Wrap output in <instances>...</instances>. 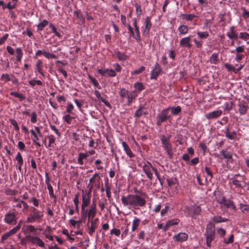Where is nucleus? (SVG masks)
Segmentation results:
<instances>
[{
	"instance_id": "bb28decb",
	"label": "nucleus",
	"mask_w": 249,
	"mask_h": 249,
	"mask_svg": "<svg viewBox=\"0 0 249 249\" xmlns=\"http://www.w3.org/2000/svg\"><path fill=\"white\" fill-rule=\"evenodd\" d=\"M179 222V220L178 219H173L167 221L165 226L163 228V231H167L170 227L177 225Z\"/></svg>"
},
{
	"instance_id": "69168bd1",
	"label": "nucleus",
	"mask_w": 249,
	"mask_h": 249,
	"mask_svg": "<svg viewBox=\"0 0 249 249\" xmlns=\"http://www.w3.org/2000/svg\"><path fill=\"white\" fill-rule=\"evenodd\" d=\"M194 42L197 48L200 49L202 47L203 42L202 41L198 40L196 38H195L194 39Z\"/></svg>"
},
{
	"instance_id": "dca6fc26",
	"label": "nucleus",
	"mask_w": 249,
	"mask_h": 249,
	"mask_svg": "<svg viewBox=\"0 0 249 249\" xmlns=\"http://www.w3.org/2000/svg\"><path fill=\"white\" fill-rule=\"evenodd\" d=\"M179 46L181 48H191V38L190 36L182 38L179 41Z\"/></svg>"
},
{
	"instance_id": "49530a36",
	"label": "nucleus",
	"mask_w": 249,
	"mask_h": 249,
	"mask_svg": "<svg viewBox=\"0 0 249 249\" xmlns=\"http://www.w3.org/2000/svg\"><path fill=\"white\" fill-rule=\"evenodd\" d=\"M218 60V54L216 53H213L210 57L211 63L215 64L217 63Z\"/></svg>"
},
{
	"instance_id": "a18cd8bd",
	"label": "nucleus",
	"mask_w": 249,
	"mask_h": 249,
	"mask_svg": "<svg viewBox=\"0 0 249 249\" xmlns=\"http://www.w3.org/2000/svg\"><path fill=\"white\" fill-rule=\"evenodd\" d=\"M47 189L49 191L50 196L54 199V202H56V196L53 194V190L52 185L48 184Z\"/></svg>"
},
{
	"instance_id": "680f3d73",
	"label": "nucleus",
	"mask_w": 249,
	"mask_h": 249,
	"mask_svg": "<svg viewBox=\"0 0 249 249\" xmlns=\"http://www.w3.org/2000/svg\"><path fill=\"white\" fill-rule=\"evenodd\" d=\"M106 75L110 77H115L116 75V73L114 70L107 69Z\"/></svg>"
},
{
	"instance_id": "f257e3e1",
	"label": "nucleus",
	"mask_w": 249,
	"mask_h": 249,
	"mask_svg": "<svg viewBox=\"0 0 249 249\" xmlns=\"http://www.w3.org/2000/svg\"><path fill=\"white\" fill-rule=\"evenodd\" d=\"M145 196L146 195L144 194L140 195H128L122 196L121 200L124 206L129 209H137L139 207H144L146 203Z\"/></svg>"
},
{
	"instance_id": "c9c22d12",
	"label": "nucleus",
	"mask_w": 249,
	"mask_h": 249,
	"mask_svg": "<svg viewBox=\"0 0 249 249\" xmlns=\"http://www.w3.org/2000/svg\"><path fill=\"white\" fill-rule=\"evenodd\" d=\"M236 132L233 131L230 133L229 132V127H227L226 129V132H225V136L226 137L228 138L230 140H233L236 137Z\"/></svg>"
},
{
	"instance_id": "37998d69",
	"label": "nucleus",
	"mask_w": 249,
	"mask_h": 249,
	"mask_svg": "<svg viewBox=\"0 0 249 249\" xmlns=\"http://www.w3.org/2000/svg\"><path fill=\"white\" fill-rule=\"evenodd\" d=\"M201 212V209L199 206H195L193 208V216H196L199 215Z\"/></svg>"
},
{
	"instance_id": "4468645a",
	"label": "nucleus",
	"mask_w": 249,
	"mask_h": 249,
	"mask_svg": "<svg viewBox=\"0 0 249 249\" xmlns=\"http://www.w3.org/2000/svg\"><path fill=\"white\" fill-rule=\"evenodd\" d=\"M20 222L19 221V223L15 227L13 228L12 230L9 231L8 232L4 233L1 236V240L2 241L8 239L9 237L11 236L13 234L17 233V232L20 229Z\"/></svg>"
},
{
	"instance_id": "a19ab883",
	"label": "nucleus",
	"mask_w": 249,
	"mask_h": 249,
	"mask_svg": "<svg viewBox=\"0 0 249 249\" xmlns=\"http://www.w3.org/2000/svg\"><path fill=\"white\" fill-rule=\"evenodd\" d=\"M220 154L226 159L230 160L232 158V154L230 152L223 150L220 151Z\"/></svg>"
},
{
	"instance_id": "aec40b11",
	"label": "nucleus",
	"mask_w": 249,
	"mask_h": 249,
	"mask_svg": "<svg viewBox=\"0 0 249 249\" xmlns=\"http://www.w3.org/2000/svg\"><path fill=\"white\" fill-rule=\"evenodd\" d=\"M161 71V68L158 63L155 65L154 69L152 71L151 73L150 79H156Z\"/></svg>"
},
{
	"instance_id": "603ef678",
	"label": "nucleus",
	"mask_w": 249,
	"mask_h": 249,
	"mask_svg": "<svg viewBox=\"0 0 249 249\" xmlns=\"http://www.w3.org/2000/svg\"><path fill=\"white\" fill-rule=\"evenodd\" d=\"M88 78L95 87H96L99 89H101V87L95 78L91 77L90 75H88Z\"/></svg>"
},
{
	"instance_id": "6e6d98bb",
	"label": "nucleus",
	"mask_w": 249,
	"mask_h": 249,
	"mask_svg": "<svg viewBox=\"0 0 249 249\" xmlns=\"http://www.w3.org/2000/svg\"><path fill=\"white\" fill-rule=\"evenodd\" d=\"M74 109L73 105L70 102H68L67 104L66 112L67 113L72 114V110Z\"/></svg>"
},
{
	"instance_id": "f8f14e48",
	"label": "nucleus",
	"mask_w": 249,
	"mask_h": 249,
	"mask_svg": "<svg viewBox=\"0 0 249 249\" xmlns=\"http://www.w3.org/2000/svg\"><path fill=\"white\" fill-rule=\"evenodd\" d=\"M98 221V218L92 219L89 220V222H88L87 225L89 228L88 233L90 235H92L95 229L97 227V222Z\"/></svg>"
},
{
	"instance_id": "864d4df0",
	"label": "nucleus",
	"mask_w": 249,
	"mask_h": 249,
	"mask_svg": "<svg viewBox=\"0 0 249 249\" xmlns=\"http://www.w3.org/2000/svg\"><path fill=\"white\" fill-rule=\"evenodd\" d=\"M49 26L50 28L52 29L53 33L55 35V36H57L58 38H60L61 37V35H60V34L57 32L53 24L50 23Z\"/></svg>"
},
{
	"instance_id": "6e6552de",
	"label": "nucleus",
	"mask_w": 249,
	"mask_h": 249,
	"mask_svg": "<svg viewBox=\"0 0 249 249\" xmlns=\"http://www.w3.org/2000/svg\"><path fill=\"white\" fill-rule=\"evenodd\" d=\"M170 136L166 137L164 135H161L160 137L162 146L163 148L166 151L168 154L171 156V151L172 150V144L170 142Z\"/></svg>"
},
{
	"instance_id": "c756f323",
	"label": "nucleus",
	"mask_w": 249,
	"mask_h": 249,
	"mask_svg": "<svg viewBox=\"0 0 249 249\" xmlns=\"http://www.w3.org/2000/svg\"><path fill=\"white\" fill-rule=\"evenodd\" d=\"M88 157V155L85 153H79L77 159V162L79 164L83 165L84 164L83 160H85Z\"/></svg>"
},
{
	"instance_id": "a211bd4d",
	"label": "nucleus",
	"mask_w": 249,
	"mask_h": 249,
	"mask_svg": "<svg viewBox=\"0 0 249 249\" xmlns=\"http://www.w3.org/2000/svg\"><path fill=\"white\" fill-rule=\"evenodd\" d=\"M14 203L13 206L19 209L23 208V210H27L29 206L28 204L23 200H20L16 198L13 199Z\"/></svg>"
},
{
	"instance_id": "f3484780",
	"label": "nucleus",
	"mask_w": 249,
	"mask_h": 249,
	"mask_svg": "<svg viewBox=\"0 0 249 249\" xmlns=\"http://www.w3.org/2000/svg\"><path fill=\"white\" fill-rule=\"evenodd\" d=\"M215 231L214 229L208 231L206 230L205 235L206 238V243L208 247H210L211 246L212 241L214 238Z\"/></svg>"
},
{
	"instance_id": "ddd939ff",
	"label": "nucleus",
	"mask_w": 249,
	"mask_h": 249,
	"mask_svg": "<svg viewBox=\"0 0 249 249\" xmlns=\"http://www.w3.org/2000/svg\"><path fill=\"white\" fill-rule=\"evenodd\" d=\"M17 218L14 212H9L5 214L4 221L8 224L12 225L16 223Z\"/></svg>"
},
{
	"instance_id": "13d9d810",
	"label": "nucleus",
	"mask_w": 249,
	"mask_h": 249,
	"mask_svg": "<svg viewBox=\"0 0 249 249\" xmlns=\"http://www.w3.org/2000/svg\"><path fill=\"white\" fill-rule=\"evenodd\" d=\"M9 122H10L11 124L14 126V129L17 131H19V127L18 124V123L17 121L13 119H10Z\"/></svg>"
},
{
	"instance_id": "473e14b6",
	"label": "nucleus",
	"mask_w": 249,
	"mask_h": 249,
	"mask_svg": "<svg viewBox=\"0 0 249 249\" xmlns=\"http://www.w3.org/2000/svg\"><path fill=\"white\" fill-rule=\"evenodd\" d=\"M238 37L240 39L245 41L247 44H249V34L247 32H240L239 34Z\"/></svg>"
},
{
	"instance_id": "de8ad7c7",
	"label": "nucleus",
	"mask_w": 249,
	"mask_h": 249,
	"mask_svg": "<svg viewBox=\"0 0 249 249\" xmlns=\"http://www.w3.org/2000/svg\"><path fill=\"white\" fill-rule=\"evenodd\" d=\"M10 95H13L15 97L18 98L20 101H22L25 99V96L23 94L17 92H11Z\"/></svg>"
},
{
	"instance_id": "a878e982",
	"label": "nucleus",
	"mask_w": 249,
	"mask_h": 249,
	"mask_svg": "<svg viewBox=\"0 0 249 249\" xmlns=\"http://www.w3.org/2000/svg\"><path fill=\"white\" fill-rule=\"evenodd\" d=\"M30 133L32 135V140L34 143L38 146H40L41 144L39 142V136L33 129L30 130Z\"/></svg>"
},
{
	"instance_id": "bf43d9fd",
	"label": "nucleus",
	"mask_w": 249,
	"mask_h": 249,
	"mask_svg": "<svg viewBox=\"0 0 249 249\" xmlns=\"http://www.w3.org/2000/svg\"><path fill=\"white\" fill-rule=\"evenodd\" d=\"M48 138L49 140V143L48 146L47 147H51L52 144L54 143L55 141V139L53 135H50L48 136Z\"/></svg>"
},
{
	"instance_id": "9d476101",
	"label": "nucleus",
	"mask_w": 249,
	"mask_h": 249,
	"mask_svg": "<svg viewBox=\"0 0 249 249\" xmlns=\"http://www.w3.org/2000/svg\"><path fill=\"white\" fill-rule=\"evenodd\" d=\"M170 108H167L165 109H163L161 112L157 116V124L158 125H160L161 124L168 120L170 116L169 115V110Z\"/></svg>"
},
{
	"instance_id": "0e129e2a",
	"label": "nucleus",
	"mask_w": 249,
	"mask_h": 249,
	"mask_svg": "<svg viewBox=\"0 0 249 249\" xmlns=\"http://www.w3.org/2000/svg\"><path fill=\"white\" fill-rule=\"evenodd\" d=\"M117 57L119 60H126L127 58V55H126L124 53L120 52L117 53Z\"/></svg>"
},
{
	"instance_id": "052dcab7",
	"label": "nucleus",
	"mask_w": 249,
	"mask_h": 249,
	"mask_svg": "<svg viewBox=\"0 0 249 249\" xmlns=\"http://www.w3.org/2000/svg\"><path fill=\"white\" fill-rule=\"evenodd\" d=\"M63 119L67 124H71L72 120V117L71 115L67 114L63 116Z\"/></svg>"
},
{
	"instance_id": "f03ea898",
	"label": "nucleus",
	"mask_w": 249,
	"mask_h": 249,
	"mask_svg": "<svg viewBox=\"0 0 249 249\" xmlns=\"http://www.w3.org/2000/svg\"><path fill=\"white\" fill-rule=\"evenodd\" d=\"M217 201L219 205L220 208L223 212H226L228 208H231L233 211L236 210V207L233 201L230 199H226L225 196H222Z\"/></svg>"
},
{
	"instance_id": "1a4fd4ad",
	"label": "nucleus",
	"mask_w": 249,
	"mask_h": 249,
	"mask_svg": "<svg viewBox=\"0 0 249 249\" xmlns=\"http://www.w3.org/2000/svg\"><path fill=\"white\" fill-rule=\"evenodd\" d=\"M82 202L81 205V214L83 216H86V212L85 208L87 207L90 203V197L89 196V194L85 193L82 194Z\"/></svg>"
},
{
	"instance_id": "09e8293b",
	"label": "nucleus",
	"mask_w": 249,
	"mask_h": 249,
	"mask_svg": "<svg viewBox=\"0 0 249 249\" xmlns=\"http://www.w3.org/2000/svg\"><path fill=\"white\" fill-rule=\"evenodd\" d=\"M48 24V22L46 20H43L42 22H40L37 25V29L40 31L43 30L44 28Z\"/></svg>"
},
{
	"instance_id": "20e7f679",
	"label": "nucleus",
	"mask_w": 249,
	"mask_h": 249,
	"mask_svg": "<svg viewBox=\"0 0 249 249\" xmlns=\"http://www.w3.org/2000/svg\"><path fill=\"white\" fill-rule=\"evenodd\" d=\"M142 169L146 175L147 177L150 179H152L153 178V172H154L157 178L160 179V176L157 169L154 168L149 162H147L143 165Z\"/></svg>"
},
{
	"instance_id": "b1692460",
	"label": "nucleus",
	"mask_w": 249,
	"mask_h": 249,
	"mask_svg": "<svg viewBox=\"0 0 249 249\" xmlns=\"http://www.w3.org/2000/svg\"><path fill=\"white\" fill-rule=\"evenodd\" d=\"M42 234L46 239L50 241H53V237L52 234V230L51 227L47 226L43 231Z\"/></svg>"
},
{
	"instance_id": "393cba45",
	"label": "nucleus",
	"mask_w": 249,
	"mask_h": 249,
	"mask_svg": "<svg viewBox=\"0 0 249 249\" xmlns=\"http://www.w3.org/2000/svg\"><path fill=\"white\" fill-rule=\"evenodd\" d=\"M234 29V26H231L230 30L227 33V36L231 39L235 40L238 38V35L235 31Z\"/></svg>"
},
{
	"instance_id": "c85d7f7f",
	"label": "nucleus",
	"mask_w": 249,
	"mask_h": 249,
	"mask_svg": "<svg viewBox=\"0 0 249 249\" xmlns=\"http://www.w3.org/2000/svg\"><path fill=\"white\" fill-rule=\"evenodd\" d=\"M179 36L187 34L189 31V27L185 25H180L178 28Z\"/></svg>"
},
{
	"instance_id": "e2e57ef3",
	"label": "nucleus",
	"mask_w": 249,
	"mask_h": 249,
	"mask_svg": "<svg viewBox=\"0 0 249 249\" xmlns=\"http://www.w3.org/2000/svg\"><path fill=\"white\" fill-rule=\"evenodd\" d=\"M16 4L14 3H12L10 2H9L6 5H5V6H3L2 7L3 9H4L5 8H8L9 10H12L15 8Z\"/></svg>"
},
{
	"instance_id": "9b49d317",
	"label": "nucleus",
	"mask_w": 249,
	"mask_h": 249,
	"mask_svg": "<svg viewBox=\"0 0 249 249\" xmlns=\"http://www.w3.org/2000/svg\"><path fill=\"white\" fill-rule=\"evenodd\" d=\"M86 212L89 222L90 219H92L95 217L97 213V207L95 203L93 202L90 206L89 209L86 210Z\"/></svg>"
},
{
	"instance_id": "ea45409f",
	"label": "nucleus",
	"mask_w": 249,
	"mask_h": 249,
	"mask_svg": "<svg viewBox=\"0 0 249 249\" xmlns=\"http://www.w3.org/2000/svg\"><path fill=\"white\" fill-rule=\"evenodd\" d=\"M15 160L17 161L18 164L23 165V159L20 153L18 152Z\"/></svg>"
},
{
	"instance_id": "4c0bfd02",
	"label": "nucleus",
	"mask_w": 249,
	"mask_h": 249,
	"mask_svg": "<svg viewBox=\"0 0 249 249\" xmlns=\"http://www.w3.org/2000/svg\"><path fill=\"white\" fill-rule=\"evenodd\" d=\"M238 177H240L239 175H235L234 177L231 178L232 183L236 187L241 188L242 187L241 184L240 183V181L238 180L236 178Z\"/></svg>"
},
{
	"instance_id": "2eb2a0df",
	"label": "nucleus",
	"mask_w": 249,
	"mask_h": 249,
	"mask_svg": "<svg viewBox=\"0 0 249 249\" xmlns=\"http://www.w3.org/2000/svg\"><path fill=\"white\" fill-rule=\"evenodd\" d=\"M188 238V235L185 232H179L178 234L174 235L173 236V239L175 242H183L187 240Z\"/></svg>"
},
{
	"instance_id": "79ce46f5",
	"label": "nucleus",
	"mask_w": 249,
	"mask_h": 249,
	"mask_svg": "<svg viewBox=\"0 0 249 249\" xmlns=\"http://www.w3.org/2000/svg\"><path fill=\"white\" fill-rule=\"evenodd\" d=\"M36 68L37 71L43 76H44V74L42 71V63L41 60H38L36 63Z\"/></svg>"
},
{
	"instance_id": "5fc2aeb1",
	"label": "nucleus",
	"mask_w": 249,
	"mask_h": 249,
	"mask_svg": "<svg viewBox=\"0 0 249 249\" xmlns=\"http://www.w3.org/2000/svg\"><path fill=\"white\" fill-rule=\"evenodd\" d=\"M167 182L169 186L172 187L177 183V180L176 178H171L167 179Z\"/></svg>"
},
{
	"instance_id": "f704fd0d",
	"label": "nucleus",
	"mask_w": 249,
	"mask_h": 249,
	"mask_svg": "<svg viewBox=\"0 0 249 249\" xmlns=\"http://www.w3.org/2000/svg\"><path fill=\"white\" fill-rule=\"evenodd\" d=\"M212 220L216 223H219L223 222H226L228 221V219L226 218H222L221 216L217 215L213 216L212 218Z\"/></svg>"
},
{
	"instance_id": "423d86ee",
	"label": "nucleus",
	"mask_w": 249,
	"mask_h": 249,
	"mask_svg": "<svg viewBox=\"0 0 249 249\" xmlns=\"http://www.w3.org/2000/svg\"><path fill=\"white\" fill-rule=\"evenodd\" d=\"M43 217V212L36 210L32 212L26 219V222L29 223H33L40 221Z\"/></svg>"
},
{
	"instance_id": "6ab92c4d",
	"label": "nucleus",
	"mask_w": 249,
	"mask_h": 249,
	"mask_svg": "<svg viewBox=\"0 0 249 249\" xmlns=\"http://www.w3.org/2000/svg\"><path fill=\"white\" fill-rule=\"evenodd\" d=\"M238 111L241 115H245L247 113L249 108L248 104L244 101L239 102L238 104Z\"/></svg>"
},
{
	"instance_id": "4d7b16f0",
	"label": "nucleus",
	"mask_w": 249,
	"mask_h": 249,
	"mask_svg": "<svg viewBox=\"0 0 249 249\" xmlns=\"http://www.w3.org/2000/svg\"><path fill=\"white\" fill-rule=\"evenodd\" d=\"M171 109L172 113L175 115L178 114L181 111V107L179 106L171 107Z\"/></svg>"
},
{
	"instance_id": "72a5a7b5",
	"label": "nucleus",
	"mask_w": 249,
	"mask_h": 249,
	"mask_svg": "<svg viewBox=\"0 0 249 249\" xmlns=\"http://www.w3.org/2000/svg\"><path fill=\"white\" fill-rule=\"evenodd\" d=\"M16 59L17 61L20 62L21 61L22 56H23V52L21 48H17L16 50Z\"/></svg>"
},
{
	"instance_id": "3c124183",
	"label": "nucleus",
	"mask_w": 249,
	"mask_h": 249,
	"mask_svg": "<svg viewBox=\"0 0 249 249\" xmlns=\"http://www.w3.org/2000/svg\"><path fill=\"white\" fill-rule=\"evenodd\" d=\"M29 84L31 87H34L36 85L41 86L42 85V82L40 80H36L32 79L29 81Z\"/></svg>"
},
{
	"instance_id": "2f4dec72",
	"label": "nucleus",
	"mask_w": 249,
	"mask_h": 249,
	"mask_svg": "<svg viewBox=\"0 0 249 249\" xmlns=\"http://www.w3.org/2000/svg\"><path fill=\"white\" fill-rule=\"evenodd\" d=\"M141 222V220L140 218L137 217H134L133 221H132V225L131 228V231H136L140 225Z\"/></svg>"
},
{
	"instance_id": "7ed1b4c3",
	"label": "nucleus",
	"mask_w": 249,
	"mask_h": 249,
	"mask_svg": "<svg viewBox=\"0 0 249 249\" xmlns=\"http://www.w3.org/2000/svg\"><path fill=\"white\" fill-rule=\"evenodd\" d=\"M119 95L122 98H126L127 99V104L128 105L131 104L132 100L135 99L138 96V91L133 90L129 91L124 88H122L119 92Z\"/></svg>"
},
{
	"instance_id": "5701e85b",
	"label": "nucleus",
	"mask_w": 249,
	"mask_h": 249,
	"mask_svg": "<svg viewBox=\"0 0 249 249\" xmlns=\"http://www.w3.org/2000/svg\"><path fill=\"white\" fill-rule=\"evenodd\" d=\"M224 66L229 72L233 71L234 73H236L243 68L244 65L241 64L238 68H235L228 63H225Z\"/></svg>"
},
{
	"instance_id": "0eeeda50",
	"label": "nucleus",
	"mask_w": 249,
	"mask_h": 249,
	"mask_svg": "<svg viewBox=\"0 0 249 249\" xmlns=\"http://www.w3.org/2000/svg\"><path fill=\"white\" fill-rule=\"evenodd\" d=\"M100 177L98 173H95L93 177L89 179L88 187L89 191L91 192L92 188L94 187L97 189L100 188Z\"/></svg>"
},
{
	"instance_id": "338daca9",
	"label": "nucleus",
	"mask_w": 249,
	"mask_h": 249,
	"mask_svg": "<svg viewBox=\"0 0 249 249\" xmlns=\"http://www.w3.org/2000/svg\"><path fill=\"white\" fill-rule=\"evenodd\" d=\"M144 70L145 67L143 66H142L139 70H136L131 71V73L132 75L139 74L143 72Z\"/></svg>"
},
{
	"instance_id": "7c9ffc66",
	"label": "nucleus",
	"mask_w": 249,
	"mask_h": 249,
	"mask_svg": "<svg viewBox=\"0 0 249 249\" xmlns=\"http://www.w3.org/2000/svg\"><path fill=\"white\" fill-rule=\"evenodd\" d=\"M151 25L152 24L150 18L149 17H146L145 23V29L143 33V34L147 35L148 34L151 27Z\"/></svg>"
},
{
	"instance_id": "8fccbe9b",
	"label": "nucleus",
	"mask_w": 249,
	"mask_h": 249,
	"mask_svg": "<svg viewBox=\"0 0 249 249\" xmlns=\"http://www.w3.org/2000/svg\"><path fill=\"white\" fill-rule=\"evenodd\" d=\"M43 55L47 59H51V58L56 59V58H57V57L55 54H54L53 53H50L47 51L43 52Z\"/></svg>"
},
{
	"instance_id": "774afa93",
	"label": "nucleus",
	"mask_w": 249,
	"mask_h": 249,
	"mask_svg": "<svg viewBox=\"0 0 249 249\" xmlns=\"http://www.w3.org/2000/svg\"><path fill=\"white\" fill-rule=\"evenodd\" d=\"M110 234L111 235H115L116 236H119L120 235V230L117 229L113 228L110 231Z\"/></svg>"
},
{
	"instance_id": "cd10ccee",
	"label": "nucleus",
	"mask_w": 249,
	"mask_h": 249,
	"mask_svg": "<svg viewBox=\"0 0 249 249\" xmlns=\"http://www.w3.org/2000/svg\"><path fill=\"white\" fill-rule=\"evenodd\" d=\"M122 145L123 147L124 150L125 151L126 154L129 157V158H133L135 157L134 154L132 152L131 150L129 148V147L128 146V145L126 144V143L124 142H122Z\"/></svg>"
},
{
	"instance_id": "e433bc0d",
	"label": "nucleus",
	"mask_w": 249,
	"mask_h": 249,
	"mask_svg": "<svg viewBox=\"0 0 249 249\" xmlns=\"http://www.w3.org/2000/svg\"><path fill=\"white\" fill-rule=\"evenodd\" d=\"M196 35L200 39H207L209 36V34L207 31L197 32Z\"/></svg>"
},
{
	"instance_id": "412c9836",
	"label": "nucleus",
	"mask_w": 249,
	"mask_h": 249,
	"mask_svg": "<svg viewBox=\"0 0 249 249\" xmlns=\"http://www.w3.org/2000/svg\"><path fill=\"white\" fill-rule=\"evenodd\" d=\"M222 111L221 110L218 109L210 112L206 115V117L208 119H216L222 114Z\"/></svg>"
},
{
	"instance_id": "4be33fe9",
	"label": "nucleus",
	"mask_w": 249,
	"mask_h": 249,
	"mask_svg": "<svg viewBox=\"0 0 249 249\" xmlns=\"http://www.w3.org/2000/svg\"><path fill=\"white\" fill-rule=\"evenodd\" d=\"M36 229L32 225H25L22 227V231L24 234H28L36 231Z\"/></svg>"
},
{
	"instance_id": "58836bf2",
	"label": "nucleus",
	"mask_w": 249,
	"mask_h": 249,
	"mask_svg": "<svg viewBox=\"0 0 249 249\" xmlns=\"http://www.w3.org/2000/svg\"><path fill=\"white\" fill-rule=\"evenodd\" d=\"M182 18L184 20L187 21H191L194 18L196 17V16L194 14H182L181 15Z\"/></svg>"
},
{
	"instance_id": "c03bdc74",
	"label": "nucleus",
	"mask_w": 249,
	"mask_h": 249,
	"mask_svg": "<svg viewBox=\"0 0 249 249\" xmlns=\"http://www.w3.org/2000/svg\"><path fill=\"white\" fill-rule=\"evenodd\" d=\"M134 86L136 89L135 90L138 91V94L139 92L144 89V86L141 82L135 83Z\"/></svg>"
},
{
	"instance_id": "39448f33",
	"label": "nucleus",
	"mask_w": 249,
	"mask_h": 249,
	"mask_svg": "<svg viewBox=\"0 0 249 249\" xmlns=\"http://www.w3.org/2000/svg\"><path fill=\"white\" fill-rule=\"evenodd\" d=\"M25 238L28 242L33 245L42 248H46L44 242L38 236L28 235L26 236Z\"/></svg>"
}]
</instances>
